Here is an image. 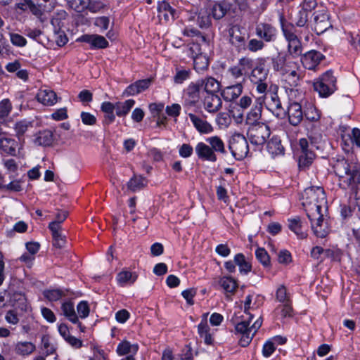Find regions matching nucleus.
Listing matches in <instances>:
<instances>
[{
	"instance_id": "nucleus-22",
	"label": "nucleus",
	"mask_w": 360,
	"mask_h": 360,
	"mask_svg": "<svg viewBox=\"0 0 360 360\" xmlns=\"http://www.w3.org/2000/svg\"><path fill=\"white\" fill-rule=\"evenodd\" d=\"M151 84L150 79H141L129 85L123 92V96H130L139 94L150 86Z\"/></svg>"
},
{
	"instance_id": "nucleus-27",
	"label": "nucleus",
	"mask_w": 360,
	"mask_h": 360,
	"mask_svg": "<svg viewBox=\"0 0 360 360\" xmlns=\"http://www.w3.org/2000/svg\"><path fill=\"white\" fill-rule=\"evenodd\" d=\"M195 153L199 159L210 162H216L217 158L213 149L203 142L198 143L195 148Z\"/></svg>"
},
{
	"instance_id": "nucleus-18",
	"label": "nucleus",
	"mask_w": 360,
	"mask_h": 360,
	"mask_svg": "<svg viewBox=\"0 0 360 360\" xmlns=\"http://www.w3.org/2000/svg\"><path fill=\"white\" fill-rule=\"evenodd\" d=\"M77 41L87 43L90 44L91 49H105L109 46L105 38L98 34H84Z\"/></svg>"
},
{
	"instance_id": "nucleus-35",
	"label": "nucleus",
	"mask_w": 360,
	"mask_h": 360,
	"mask_svg": "<svg viewBox=\"0 0 360 360\" xmlns=\"http://www.w3.org/2000/svg\"><path fill=\"white\" fill-rule=\"evenodd\" d=\"M205 319H202L198 326V332L201 338L204 339V342L207 345L213 343V338L210 332V328L207 323V314H204Z\"/></svg>"
},
{
	"instance_id": "nucleus-62",
	"label": "nucleus",
	"mask_w": 360,
	"mask_h": 360,
	"mask_svg": "<svg viewBox=\"0 0 360 360\" xmlns=\"http://www.w3.org/2000/svg\"><path fill=\"white\" fill-rule=\"evenodd\" d=\"M78 319L86 318L90 312V309L86 301H81L77 306Z\"/></svg>"
},
{
	"instance_id": "nucleus-46",
	"label": "nucleus",
	"mask_w": 360,
	"mask_h": 360,
	"mask_svg": "<svg viewBox=\"0 0 360 360\" xmlns=\"http://www.w3.org/2000/svg\"><path fill=\"white\" fill-rule=\"evenodd\" d=\"M193 60V68L197 72L200 73L208 68L209 62L205 55L198 54V56H195Z\"/></svg>"
},
{
	"instance_id": "nucleus-3",
	"label": "nucleus",
	"mask_w": 360,
	"mask_h": 360,
	"mask_svg": "<svg viewBox=\"0 0 360 360\" xmlns=\"http://www.w3.org/2000/svg\"><path fill=\"white\" fill-rule=\"evenodd\" d=\"M337 79L331 70L326 71L314 83V88L320 96L327 98L337 90Z\"/></svg>"
},
{
	"instance_id": "nucleus-11",
	"label": "nucleus",
	"mask_w": 360,
	"mask_h": 360,
	"mask_svg": "<svg viewBox=\"0 0 360 360\" xmlns=\"http://www.w3.org/2000/svg\"><path fill=\"white\" fill-rule=\"evenodd\" d=\"M256 35L266 43L274 42L276 40L278 32L276 28L268 22H259L255 27Z\"/></svg>"
},
{
	"instance_id": "nucleus-38",
	"label": "nucleus",
	"mask_w": 360,
	"mask_h": 360,
	"mask_svg": "<svg viewBox=\"0 0 360 360\" xmlns=\"http://www.w3.org/2000/svg\"><path fill=\"white\" fill-rule=\"evenodd\" d=\"M138 275L135 272L122 270L117 276V281L121 286L133 284L137 279Z\"/></svg>"
},
{
	"instance_id": "nucleus-48",
	"label": "nucleus",
	"mask_w": 360,
	"mask_h": 360,
	"mask_svg": "<svg viewBox=\"0 0 360 360\" xmlns=\"http://www.w3.org/2000/svg\"><path fill=\"white\" fill-rule=\"evenodd\" d=\"M227 72L229 77L236 82H241L243 84L245 82V74L236 65L231 66Z\"/></svg>"
},
{
	"instance_id": "nucleus-56",
	"label": "nucleus",
	"mask_w": 360,
	"mask_h": 360,
	"mask_svg": "<svg viewBox=\"0 0 360 360\" xmlns=\"http://www.w3.org/2000/svg\"><path fill=\"white\" fill-rule=\"evenodd\" d=\"M83 8H87L91 13H97L105 7V4L101 1L86 0L83 1Z\"/></svg>"
},
{
	"instance_id": "nucleus-61",
	"label": "nucleus",
	"mask_w": 360,
	"mask_h": 360,
	"mask_svg": "<svg viewBox=\"0 0 360 360\" xmlns=\"http://www.w3.org/2000/svg\"><path fill=\"white\" fill-rule=\"evenodd\" d=\"M216 122L220 128H226L230 125L231 120L227 112H219L216 117Z\"/></svg>"
},
{
	"instance_id": "nucleus-63",
	"label": "nucleus",
	"mask_w": 360,
	"mask_h": 360,
	"mask_svg": "<svg viewBox=\"0 0 360 360\" xmlns=\"http://www.w3.org/2000/svg\"><path fill=\"white\" fill-rule=\"evenodd\" d=\"M10 40L13 45L18 47H24L27 44L26 39L17 33H10Z\"/></svg>"
},
{
	"instance_id": "nucleus-39",
	"label": "nucleus",
	"mask_w": 360,
	"mask_h": 360,
	"mask_svg": "<svg viewBox=\"0 0 360 360\" xmlns=\"http://www.w3.org/2000/svg\"><path fill=\"white\" fill-rule=\"evenodd\" d=\"M335 173L340 177L344 178L345 176H349L352 169L347 160L345 159L338 160L333 166Z\"/></svg>"
},
{
	"instance_id": "nucleus-1",
	"label": "nucleus",
	"mask_w": 360,
	"mask_h": 360,
	"mask_svg": "<svg viewBox=\"0 0 360 360\" xmlns=\"http://www.w3.org/2000/svg\"><path fill=\"white\" fill-rule=\"evenodd\" d=\"M326 196L321 186H311L306 188L302 194V205L314 234L319 238H324L328 233L327 221L323 218L322 209L326 207Z\"/></svg>"
},
{
	"instance_id": "nucleus-60",
	"label": "nucleus",
	"mask_w": 360,
	"mask_h": 360,
	"mask_svg": "<svg viewBox=\"0 0 360 360\" xmlns=\"http://www.w3.org/2000/svg\"><path fill=\"white\" fill-rule=\"evenodd\" d=\"M265 46L264 41L261 39H252L248 44H246V49L251 52H257L262 50Z\"/></svg>"
},
{
	"instance_id": "nucleus-25",
	"label": "nucleus",
	"mask_w": 360,
	"mask_h": 360,
	"mask_svg": "<svg viewBox=\"0 0 360 360\" xmlns=\"http://www.w3.org/2000/svg\"><path fill=\"white\" fill-rule=\"evenodd\" d=\"M243 84L241 82H236L235 84L225 87L221 92L224 101H233L238 98L242 94Z\"/></svg>"
},
{
	"instance_id": "nucleus-20",
	"label": "nucleus",
	"mask_w": 360,
	"mask_h": 360,
	"mask_svg": "<svg viewBox=\"0 0 360 360\" xmlns=\"http://www.w3.org/2000/svg\"><path fill=\"white\" fill-rule=\"evenodd\" d=\"M265 96L259 97L255 105L251 108L250 111L248 113L246 117V122L248 124L252 125L258 123V120L261 118L262 112V105L264 102Z\"/></svg>"
},
{
	"instance_id": "nucleus-49",
	"label": "nucleus",
	"mask_w": 360,
	"mask_h": 360,
	"mask_svg": "<svg viewBox=\"0 0 360 360\" xmlns=\"http://www.w3.org/2000/svg\"><path fill=\"white\" fill-rule=\"evenodd\" d=\"M287 49L289 54L293 58H297L302 56L303 48L300 39L289 43L288 44Z\"/></svg>"
},
{
	"instance_id": "nucleus-23",
	"label": "nucleus",
	"mask_w": 360,
	"mask_h": 360,
	"mask_svg": "<svg viewBox=\"0 0 360 360\" xmlns=\"http://www.w3.org/2000/svg\"><path fill=\"white\" fill-rule=\"evenodd\" d=\"M188 115L194 127L200 134H206L213 131V127L207 120L192 112L188 113Z\"/></svg>"
},
{
	"instance_id": "nucleus-6",
	"label": "nucleus",
	"mask_w": 360,
	"mask_h": 360,
	"mask_svg": "<svg viewBox=\"0 0 360 360\" xmlns=\"http://www.w3.org/2000/svg\"><path fill=\"white\" fill-rule=\"evenodd\" d=\"M229 148L233 156L237 160L245 158L249 152L246 138L240 133H235L230 139Z\"/></svg>"
},
{
	"instance_id": "nucleus-57",
	"label": "nucleus",
	"mask_w": 360,
	"mask_h": 360,
	"mask_svg": "<svg viewBox=\"0 0 360 360\" xmlns=\"http://www.w3.org/2000/svg\"><path fill=\"white\" fill-rule=\"evenodd\" d=\"M344 181L347 183L350 189H352V187H355V186L358 185L359 182H360V169L353 168L350 175Z\"/></svg>"
},
{
	"instance_id": "nucleus-10",
	"label": "nucleus",
	"mask_w": 360,
	"mask_h": 360,
	"mask_svg": "<svg viewBox=\"0 0 360 360\" xmlns=\"http://www.w3.org/2000/svg\"><path fill=\"white\" fill-rule=\"evenodd\" d=\"M230 6L225 1H214L207 0L205 5L206 13L209 14L215 20L221 19L229 10Z\"/></svg>"
},
{
	"instance_id": "nucleus-47",
	"label": "nucleus",
	"mask_w": 360,
	"mask_h": 360,
	"mask_svg": "<svg viewBox=\"0 0 360 360\" xmlns=\"http://www.w3.org/2000/svg\"><path fill=\"white\" fill-rule=\"evenodd\" d=\"M219 283L226 292L231 293H233L238 286L236 281L231 276L221 277Z\"/></svg>"
},
{
	"instance_id": "nucleus-43",
	"label": "nucleus",
	"mask_w": 360,
	"mask_h": 360,
	"mask_svg": "<svg viewBox=\"0 0 360 360\" xmlns=\"http://www.w3.org/2000/svg\"><path fill=\"white\" fill-rule=\"evenodd\" d=\"M135 104V101L133 99H129L125 101L124 102H117L115 103V111L116 115L118 117H124L126 116L131 108Z\"/></svg>"
},
{
	"instance_id": "nucleus-19",
	"label": "nucleus",
	"mask_w": 360,
	"mask_h": 360,
	"mask_svg": "<svg viewBox=\"0 0 360 360\" xmlns=\"http://www.w3.org/2000/svg\"><path fill=\"white\" fill-rule=\"evenodd\" d=\"M63 314L72 323L77 324L82 332L84 331V327L79 321L78 316L75 312L73 302L71 301L65 302L61 305Z\"/></svg>"
},
{
	"instance_id": "nucleus-55",
	"label": "nucleus",
	"mask_w": 360,
	"mask_h": 360,
	"mask_svg": "<svg viewBox=\"0 0 360 360\" xmlns=\"http://www.w3.org/2000/svg\"><path fill=\"white\" fill-rule=\"evenodd\" d=\"M276 312L280 314L283 318L292 317V307L291 306V302L279 304L276 308Z\"/></svg>"
},
{
	"instance_id": "nucleus-50",
	"label": "nucleus",
	"mask_w": 360,
	"mask_h": 360,
	"mask_svg": "<svg viewBox=\"0 0 360 360\" xmlns=\"http://www.w3.org/2000/svg\"><path fill=\"white\" fill-rule=\"evenodd\" d=\"M13 109V105L8 98H4L0 101V121H4L9 116Z\"/></svg>"
},
{
	"instance_id": "nucleus-29",
	"label": "nucleus",
	"mask_w": 360,
	"mask_h": 360,
	"mask_svg": "<svg viewBox=\"0 0 360 360\" xmlns=\"http://www.w3.org/2000/svg\"><path fill=\"white\" fill-rule=\"evenodd\" d=\"M37 99L44 105L51 106L58 101L55 91L49 89H40L37 94Z\"/></svg>"
},
{
	"instance_id": "nucleus-4",
	"label": "nucleus",
	"mask_w": 360,
	"mask_h": 360,
	"mask_svg": "<svg viewBox=\"0 0 360 360\" xmlns=\"http://www.w3.org/2000/svg\"><path fill=\"white\" fill-rule=\"evenodd\" d=\"M53 0H21L17 6L21 10L29 9L36 17L41 18L45 12L51 11L53 8Z\"/></svg>"
},
{
	"instance_id": "nucleus-16",
	"label": "nucleus",
	"mask_w": 360,
	"mask_h": 360,
	"mask_svg": "<svg viewBox=\"0 0 360 360\" xmlns=\"http://www.w3.org/2000/svg\"><path fill=\"white\" fill-rule=\"evenodd\" d=\"M269 70L265 68V60L259 59L258 63L253 67L251 70L249 78L251 82H259L267 81Z\"/></svg>"
},
{
	"instance_id": "nucleus-36",
	"label": "nucleus",
	"mask_w": 360,
	"mask_h": 360,
	"mask_svg": "<svg viewBox=\"0 0 360 360\" xmlns=\"http://www.w3.org/2000/svg\"><path fill=\"white\" fill-rule=\"evenodd\" d=\"M53 134L50 130L39 131L35 135L34 143L41 146H49L53 142Z\"/></svg>"
},
{
	"instance_id": "nucleus-28",
	"label": "nucleus",
	"mask_w": 360,
	"mask_h": 360,
	"mask_svg": "<svg viewBox=\"0 0 360 360\" xmlns=\"http://www.w3.org/2000/svg\"><path fill=\"white\" fill-rule=\"evenodd\" d=\"M314 14V30L317 34H321L331 26L328 15L326 12L315 13Z\"/></svg>"
},
{
	"instance_id": "nucleus-14",
	"label": "nucleus",
	"mask_w": 360,
	"mask_h": 360,
	"mask_svg": "<svg viewBox=\"0 0 360 360\" xmlns=\"http://www.w3.org/2000/svg\"><path fill=\"white\" fill-rule=\"evenodd\" d=\"M325 56L319 51L311 50L301 56V62L304 68L310 70H316Z\"/></svg>"
},
{
	"instance_id": "nucleus-54",
	"label": "nucleus",
	"mask_w": 360,
	"mask_h": 360,
	"mask_svg": "<svg viewBox=\"0 0 360 360\" xmlns=\"http://www.w3.org/2000/svg\"><path fill=\"white\" fill-rule=\"evenodd\" d=\"M255 255L257 260L264 266H270V257L264 248H259L256 250Z\"/></svg>"
},
{
	"instance_id": "nucleus-59",
	"label": "nucleus",
	"mask_w": 360,
	"mask_h": 360,
	"mask_svg": "<svg viewBox=\"0 0 360 360\" xmlns=\"http://www.w3.org/2000/svg\"><path fill=\"white\" fill-rule=\"evenodd\" d=\"M44 297L48 299L49 301H57L60 300L61 297L66 295L65 291L62 290H45L44 292Z\"/></svg>"
},
{
	"instance_id": "nucleus-32",
	"label": "nucleus",
	"mask_w": 360,
	"mask_h": 360,
	"mask_svg": "<svg viewBox=\"0 0 360 360\" xmlns=\"http://www.w3.org/2000/svg\"><path fill=\"white\" fill-rule=\"evenodd\" d=\"M288 228L293 231L297 236L303 239L307 238V233L304 230V226L300 217L288 219Z\"/></svg>"
},
{
	"instance_id": "nucleus-37",
	"label": "nucleus",
	"mask_w": 360,
	"mask_h": 360,
	"mask_svg": "<svg viewBox=\"0 0 360 360\" xmlns=\"http://www.w3.org/2000/svg\"><path fill=\"white\" fill-rule=\"evenodd\" d=\"M266 148L273 157L284 154V147L281 144V139L277 136H273L268 141Z\"/></svg>"
},
{
	"instance_id": "nucleus-58",
	"label": "nucleus",
	"mask_w": 360,
	"mask_h": 360,
	"mask_svg": "<svg viewBox=\"0 0 360 360\" xmlns=\"http://www.w3.org/2000/svg\"><path fill=\"white\" fill-rule=\"evenodd\" d=\"M304 117L310 122H316L320 119V113L313 105H310L304 111Z\"/></svg>"
},
{
	"instance_id": "nucleus-15",
	"label": "nucleus",
	"mask_w": 360,
	"mask_h": 360,
	"mask_svg": "<svg viewBox=\"0 0 360 360\" xmlns=\"http://www.w3.org/2000/svg\"><path fill=\"white\" fill-rule=\"evenodd\" d=\"M229 34L230 44L235 47L238 53L246 50V39L238 27L233 26L231 27L229 30Z\"/></svg>"
},
{
	"instance_id": "nucleus-51",
	"label": "nucleus",
	"mask_w": 360,
	"mask_h": 360,
	"mask_svg": "<svg viewBox=\"0 0 360 360\" xmlns=\"http://www.w3.org/2000/svg\"><path fill=\"white\" fill-rule=\"evenodd\" d=\"M236 65L245 74V75L249 74V72L251 71L255 66L253 59L246 56L239 59Z\"/></svg>"
},
{
	"instance_id": "nucleus-21",
	"label": "nucleus",
	"mask_w": 360,
	"mask_h": 360,
	"mask_svg": "<svg viewBox=\"0 0 360 360\" xmlns=\"http://www.w3.org/2000/svg\"><path fill=\"white\" fill-rule=\"evenodd\" d=\"M273 69L281 73L290 67L291 62L288 61V56L285 52L281 51L271 58Z\"/></svg>"
},
{
	"instance_id": "nucleus-17",
	"label": "nucleus",
	"mask_w": 360,
	"mask_h": 360,
	"mask_svg": "<svg viewBox=\"0 0 360 360\" xmlns=\"http://www.w3.org/2000/svg\"><path fill=\"white\" fill-rule=\"evenodd\" d=\"M279 22L281 31L288 44L291 41H296L299 39L296 34V29L294 24L288 22L283 14L279 15Z\"/></svg>"
},
{
	"instance_id": "nucleus-33",
	"label": "nucleus",
	"mask_w": 360,
	"mask_h": 360,
	"mask_svg": "<svg viewBox=\"0 0 360 360\" xmlns=\"http://www.w3.org/2000/svg\"><path fill=\"white\" fill-rule=\"evenodd\" d=\"M18 147V143L15 139L8 137L0 138V148L4 153L15 156Z\"/></svg>"
},
{
	"instance_id": "nucleus-8",
	"label": "nucleus",
	"mask_w": 360,
	"mask_h": 360,
	"mask_svg": "<svg viewBox=\"0 0 360 360\" xmlns=\"http://www.w3.org/2000/svg\"><path fill=\"white\" fill-rule=\"evenodd\" d=\"M202 88L198 81L191 82L184 91V107L187 110L196 106L201 98Z\"/></svg>"
},
{
	"instance_id": "nucleus-42",
	"label": "nucleus",
	"mask_w": 360,
	"mask_h": 360,
	"mask_svg": "<svg viewBox=\"0 0 360 360\" xmlns=\"http://www.w3.org/2000/svg\"><path fill=\"white\" fill-rule=\"evenodd\" d=\"M36 349L35 345L31 342H18L15 345V352L20 356H28Z\"/></svg>"
},
{
	"instance_id": "nucleus-5",
	"label": "nucleus",
	"mask_w": 360,
	"mask_h": 360,
	"mask_svg": "<svg viewBox=\"0 0 360 360\" xmlns=\"http://www.w3.org/2000/svg\"><path fill=\"white\" fill-rule=\"evenodd\" d=\"M269 127L263 122L250 125L248 130V137L250 142L255 146H262L270 136Z\"/></svg>"
},
{
	"instance_id": "nucleus-26",
	"label": "nucleus",
	"mask_w": 360,
	"mask_h": 360,
	"mask_svg": "<svg viewBox=\"0 0 360 360\" xmlns=\"http://www.w3.org/2000/svg\"><path fill=\"white\" fill-rule=\"evenodd\" d=\"M197 81L204 94H217L220 89V83L212 77H206Z\"/></svg>"
},
{
	"instance_id": "nucleus-9",
	"label": "nucleus",
	"mask_w": 360,
	"mask_h": 360,
	"mask_svg": "<svg viewBox=\"0 0 360 360\" xmlns=\"http://www.w3.org/2000/svg\"><path fill=\"white\" fill-rule=\"evenodd\" d=\"M278 87L276 85L271 86L267 94V108L273 112L278 118H281L286 115V111L282 106L281 101L278 95Z\"/></svg>"
},
{
	"instance_id": "nucleus-41",
	"label": "nucleus",
	"mask_w": 360,
	"mask_h": 360,
	"mask_svg": "<svg viewBox=\"0 0 360 360\" xmlns=\"http://www.w3.org/2000/svg\"><path fill=\"white\" fill-rule=\"evenodd\" d=\"M147 185L146 179L142 176L134 175L127 182V189L131 192H136L143 189Z\"/></svg>"
},
{
	"instance_id": "nucleus-24",
	"label": "nucleus",
	"mask_w": 360,
	"mask_h": 360,
	"mask_svg": "<svg viewBox=\"0 0 360 360\" xmlns=\"http://www.w3.org/2000/svg\"><path fill=\"white\" fill-rule=\"evenodd\" d=\"M49 229L51 231L53 245L59 249L64 248L66 244V236L63 233L61 226L49 223Z\"/></svg>"
},
{
	"instance_id": "nucleus-64",
	"label": "nucleus",
	"mask_w": 360,
	"mask_h": 360,
	"mask_svg": "<svg viewBox=\"0 0 360 360\" xmlns=\"http://www.w3.org/2000/svg\"><path fill=\"white\" fill-rule=\"evenodd\" d=\"M308 21V12L305 8H302L297 13L295 25L297 27H304Z\"/></svg>"
},
{
	"instance_id": "nucleus-7",
	"label": "nucleus",
	"mask_w": 360,
	"mask_h": 360,
	"mask_svg": "<svg viewBox=\"0 0 360 360\" xmlns=\"http://www.w3.org/2000/svg\"><path fill=\"white\" fill-rule=\"evenodd\" d=\"M298 145L300 147L298 166L300 169L305 170L312 164L316 155L312 150L313 146L309 144L307 139H300Z\"/></svg>"
},
{
	"instance_id": "nucleus-12",
	"label": "nucleus",
	"mask_w": 360,
	"mask_h": 360,
	"mask_svg": "<svg viewBox=\"0 0 360 360\" xmlns=\"http://www.w3.org/2000/svg\"><path fill=\"white\" fill-rule=\"evenodd\" d=\"M201 102L205 111L215 114L222 108V101L217 94H203Z\"/></svg>"
},
{
	"instance_id": "nucleus-53",
	"label": "nucleus",
	"mask_w": 360,
	"mask_h": 360,
	"mask_svg": "<svg viewBox=\"0 0 360 360\" xmlns=\"http://www.w3.org/2000/svg\"><path fill=\"white\" fill-rule=\"evenodd\" d=\"M191 71L189 69H176V74L174 76V82L176 84H182L191 77Z\"/></svg>"
},
{
	"instance_id": "nucleus-2",
	"label": "nucleus",
	"mask_w": 360,
	"mask_h": 360,
	"mask_svg": "<svg viewBox=\"0 0 360 360\" xmlns=\"http://www.w3.org/2000/svg\"><path fill=\"white\" fill-rule=\"evenodd\" d=\"M248 319L240 320V316L235 315L232 319V321L235 325L236 333L241 335L239 340V345L245 347L251 342L253 337L256 334L257 330L262 326V320L259 318L255 321L251 327L249 326L250 322L252 319V315L248 314Z\"/></svg>"
},
{
	"instance_id": "nucleus-40",
	"label": "nucleus",
	"mask_w": 360,
	"mask_h": 360,
	"mask_svg": "<svg viewBox=\"0 0 360 360\" xmlns=\"http://www.w3.org/2000/svg\"><path fill=\"white\" fill-rule=\"evenodd\" d=\"M139 350L137 344H131L129 341L121 342L117 347V352L119 355L136 354Z\"/></svg>"
},
{
	"instance_id": "nucleus-45",
	"label": "nucleus",
	"mask_w": 360,
	"mask_h": 360,
	"mask_svg": "<svg viewBox=\"0 0 360 360\" xmlns=\"http://www.w3.org/2000/svg\"><path fill=\"white\" fill-rule=\"evenodd\" d=\"M234 262L239 267L241 274H247L252 270L250 263L246 260L245 257L242 253L236 254L234 257Z\"/></svg>"
},
{
	"instance_id": "nucleus-44",
	"label": "nucleus",
	"mask_w": 360,
	"mask_h": 360,
	"mask_svg": "<svg viewBox=\"0 0 360 360\" xmlns=\"http://www.w3.org/2000/svg\"><path fill=\"white\" fill-rule=\"evenodd\" d=\"M205 141L209 143L210 148L213 149V153H226L224 143L220 137L214 136L207 138Z\"/></svg>"
},
{
	"instance_id": "nucleus-13",
	"label": "nucleus",
	"mask_w": 360,
	"mask_h": 360,
	"mask_svg": "<svg viewBox=\"0 0 360 360\" xmlns=\"http://www.w3.org/2000/svg\"><path fill=\"white\" fill-rule=\"evenodd\" d=\"M286 114L289 123L294 127L298 126L304 117L302 104L297 101H290Z\"/></svg>"
},
{
	"instance_id": "nucleus-30",
	"label": "nucleus",
	"mask_w": 360,
	"mask_h": 360,
	"mask_svg": "<svg viewBox=\"0 0 360 360\" xmlns=\"http://www.w3.org/2000/svg\"><path fill=\"white\" fill-rule=\"evenodd\" d=\"M158 18L165 21L174 20L176 15V10L168 2L162 1L159 2L158 6Z\"/></svg>"
},
{
	"instance_id": "nucleus-52",
	"label": "nucleus",
	"mask_w": 360,
	"mask_h": 360,
	"mask_svg": "<svg viewBox=\"0 0 360 360\" xmlns=\"http://www.w3.org/2000/svg\"><path fill=\"white\" fill-rule=\"evenodd\" d=\"M32 127L31 122L27 120H21L15 124L14 130L16 133L17 136L20 139L29 128Z\"/></svg>"
},
{
	"instance_id": "nucleus-34",
	"label": "nucleus",
	"mask_w": 360,
	"mask_h": 360,
	"mask_svg": "<svg viewBox=\"0 0 360 360\" xmlns=\"http://www.w3.org/2000/svg\"><path fill=\"white\" fill-rule=\"evenodd\" d=\"M342 139L345 146L350 147L352 149L354 147L360 148V129L354 128L350 134L342 136Z\"/></svg>"
},
{
	"instance_id": "nucleus-31",
	"label": "nucleus",
	"mask_w": 360,
	"mask_h": 360,
	"mask_svg": "<svg viewBox=\"0 0 360 360\" xmlns=\"http://www.w3.org/2000/svg\"><path fill=\"white\" fill-rule=\"evenodd\" d=\"M282 74L284 76L285 82L292 88L300 86L304 77L302 72L298 70H290L289 68Z\"/></svg>"
}]
</instances>
